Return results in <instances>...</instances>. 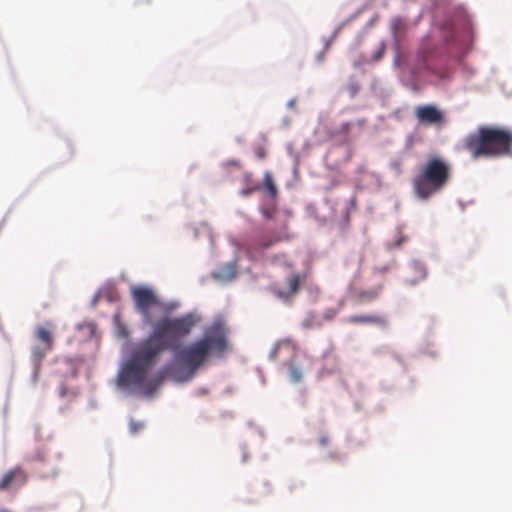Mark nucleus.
<instances>
[{"label": "nucleus", "mask_w": 512, "mask_h": 512, "mask_svg": "<svg viewBox=\"0 0 512 512\" xmlns=\"http://www.w3.org/2000/svg\"><path fill=\"white\" fill-rule=\"evenodd\" d=\"M463 148L473 159L512 155V130L498 126H480L463 140Z\"/></svg>", "instance_id": "obj_2"}, {"label": "nucleus", "mask_w": 512, "mask_h": 512, "mask_svg": "<svg viewBox=\"0 0 512 512\" xmlns=\"http://www.w3.org/2000/svg\"><path fill=\"white\" fill-rule=\"evenodd\" d=\"M415 116L420 124L434 125L444 122L443 113L434 105H422L415 109Z\"/></svg>", "instance_id": "obj_9"}, {"label": "nucleus", "mask_w": 512, "mask_h": 512, "mask_svg": "<svg viewBox=\"0 0 512 512\" xmlns=\"http://www.w3.org/2000/svg\"><path fill=\"white\" fill-rule=\"evenodd\" d=\"M149 368L131 356L119 372L117 384H144Z\"/></svg>", "instance_id": "obj_7"}, {"label": "nucleus", "mask_w": 512, "mask_h": 512, "mask_svg": "<svg viewBox=\"0 0 512 512\" xmlns=\"http://www.w3.org/2000/svg\"><path fill=\"white\" fill-rule=\"evenodd\" d=\"M288 290H277L276 295L281 299H289L293 297L299 290L301 285V277L299 274H293L287 279Z\"/></svg>", "instance_id": "obj_14"}, {"label": "nucleus", "mask_w": 512, "mask_h": 512, "mask_svg": "<svg viewBox=\"0 0 512 512\" xmlns=\"http://www.w3.org/2000/svg\"><path fill=\"white\" fill-rule=\"evenodd\" d=\"M306 372L304 365L298 360V357L287 363V373L289 380L292 382H300Z\"/></svg>", "instance_id": "obj_15"}, {"label": "nucleus", "mask_w": 512, "mask_h": 512, "mask_svg": "<svg viewBox=\"0 0 512 512\" xmlns=\"http://www.w3.org/2000/svg\"><path fill=\"white\" fill-rule=\"evenodd\" d=\"M443 37L448 53L461 60L472 48L474 41L472 22L468 18H462L457 23L445 25Z\"/></svg>", "instance_id": "obj_4"}, {"label": "nucleus", "mask_w": 512, "mask_h": 512, "mask_svg": "<svg viewBox=\"0 0 512 512\" xmlns=\"http://www.w3.org/2000/svg\"><path fill=\"white\" fill-rule=\"evenodd\" d=\"M35 339L37 343L31 348V361L34 374L39 371L43 359L46 354L52 350L54 344L51 331L44 326L36 327Z\"/></svg>", "instance_id": "obj_6"}, {"label": "nucleus", "mask_w": 512, "mask_h": 512, "mask_svg": "<svg viewBox=\"0 0 512 512\" xmlns=\"http://www.w3.org/2000/svg\"><path fill=\"white\" fill-rule=\"evenodd\" d=\"M251 192H252V189H244V190H242V192H241V193H242L244 196H248V195H250V193H251Z\"/></svg>", "instance_id": "obj_26"}, {"label": "nucleus", "mask_w": 512, "mask_h": 512, "mask_svg": "<svg viewBox=\"0 0 512 512\" xmlns=\"http://www.w3.org/2000/svg\"><path fill=\"white\" fill-rule=\"evenodd\" d=\"M386 270H387V268L385 267V268L379 270V272L384 273Z\"/></svg>", "instance_id": "obj_28"}, {"label": "nucleus", "mask_w": 512, "mask_h": 512, "mask_svg": "<svg viewBox=\"0 0 512 512\" xmlns=\"http://www.w3.org/2000/svg\"><path fill=\"white\" fill-rule=\"evenodd\" d=\"M195 324L196 319L192 314L159 319L153 325L152 334L136 347L132 357L150 369L163 351L171 350L175 353L170 366L174 379L180 382L191 380L212 353L222 354L227 350L225 331L220 323L209 327L202 338L182 346Z\"/></svg>", "instance_id": "obj_1"}, {"label": "nucleus", "mask_w": 512, "mask_h": 512, "mask_svg": "<svg viewBox=\"0 0 512 512\" xmlns=\"http://www.w3.org/2000/svg\"><path fill=\"white\" fill-rule=\"evenodd\" d=\"M327 442H328V439H327V438H322V439H321V443H322V444H324V445H325V444H327Z\"/></svg>", "instance_id": "obj_27"}, {"label": "nucleus", "mask_w": 512, "mask_h": 512, "mask_svg": "<svg viewBox=\"0 0 512 512\" xmlns=\"http://www.w3.org/2000/svg\"><path fill=\"white\" fill-rule=\"evenodd\" d=\"M383 53H384V47H382V48H381V49L376 53V55L374 56V59H375V60H379V59H381V58H382V56H383Z\"/></svg>", "instance_id": "obj_25"}, {"label": "nucleus", "mask_w": 512, "mask_h": 512, "mask_svg": "<svg viewBox=\"0 0 512 512\" xmlns=\"http://www.w3.org/2000/svg\"><path fill=\"white\" fill-rule=\"evenodd\" d=\"M264 187L266 188V190L268 191L270 196L273 199H276V197L278 195V190H277V187L274 184L272 176H271V174L269 172L265 173V176H264Z\"/></svg>", "instance_id": "obj_18"}, {"label": "nucleus", "mask_w": 512, "mask_h": 512, "mask_svg": "<svg viewBox=\"0 0 512 512\" xmlns=\"http://www.w3.org/2000/svg\"><path fill=\"white\" fill-rule=\"evenodd\" d=\"M262 212V215L267 218V219H271L273 217V211L272 210H269V209H262L261 210Z\"/></svg>", "instance_id": "obj_24"}, {"label": "nucleus", "mask_w": 512, "mask_h": 512, "mask_svg": "<svg viewBox=\"0 0 512 512\" xmlns=\"http://www.w3.org/2000/svg\"><path fill=\"white\" fill-rule=\"evenodd\" d=\"M124 394L152 397L159 386H119Z\"/></svg>", "instance_id": "obj_16"}, {"label": "nucleus", "mask_w": 512, "mask_h": 512, "mask_svg": "<svg viewBox=\"0 0 512 512\" xmlns=\"http://www.w3.org/2000/svg\"><path fill=\"white\" fill-rule=\"evenodd\" d=\"M383 284L368 289H359L354 293V300L358 304H365L376 300L382 293Z\"/></svg>", "instance_id": "obj_12"}, {"label": "nucleus", "mask_w": 512, "mask_h": 512, "mask_svg": "<svg viewBox=\"0 0 512 512\" xmlns=\"http://www.w3.org/2000/svg\"><path fill=\"white\" fill-rule=\"evenodd\" d=\"M135 309L142 315L146 324L152 323L151 308L158 305L159 301L154 291L144 286H132L130 289Z\"/></svg>", "instance_id": "obj_5"}, {"label": "nucleus", "mask_w": 512, "mask_h": 512, "mask_svg": "<svg viewBox=\"0 0 512 512\" xmlns=\"http://www.w3.org/2000/svg\"><path fill=\"white\" fill-rule=\"evenodd\" d=\"M281 240L274 233L265 234L248 245L247 254L252 259L262 256L263 252Z\"/></svg>", "instance_id": "obj_10"}, {"label": "nucleus", "mask_w": 512, "mask_h": 512, "mask_svg": "<svg viewBox=\"0 0 512 512\" xmlns=\"http://www.w3.org/2000/svg\"><path fill=\"white\" fill-rule=\"evenodd\" d=\"M406 28V23L402 18H395L392 21V31L395 37L400 36Z\"/></svg>", "instance_id": "obj_19"}, {"label": "nucleus", "mask_w": 512, "mask_h": 512, "mask_svg": "<svg viewBox=\"0 0 512 512\" xmlns=\"http://www.w3.org/2000/svg\"><path fill=\"white\" fill-rule=\"evenodd\" d=\"M411 270L415 274V277L407 279V283L410 285H415L419 281L424 280L427 276L426 268L419 262H414L411 265Z\"/></svg>", "instance_id": "obj_17"}, {"label": "nucleus", "mask_w": 512, "mask_h": 512, "mask_svg": "<svg viewBox=\"0 0 512 512\" xmlns=\"http://www.w3.org/2000/svg\"><path fill=\"white\" fill-rule=\"evenodd\" d=\"M128 334H129L128 329L124 325L118 324V335L122 338H125L128 336Z\"/></svg>", "instance_id": "obj_22"}, {"label": "nucleus", "mask_w": 512, "mask_h": 512, "mask_svg": "<svg viewBox=\"0 0 512 512\" xmlns=\"http://www.w3.org/2000/svg\"><path fill=\"white\" fill-rule=\"evenodd\" d=\"M28 480L27 473L21 467H15L7 471L0 480V491H4L11 486L20 487Z\"/></svg>", "instance_id": "obj_11"}, {"label": "nucleus", "mask_w": 512, "mask_h": 512, "mask_svg": "<svg viewBox=\"0 0 512 512\" xmlns=\"http://www.w3.org/2000/svg\"><path fill=\"white\" fill-rule=\"evenodd\" d=\"M297 344L290 338L279 340L271 349L269 359L272 361L288 359L292 361L297 358Z\"/></svg>", "instance_id": "obj_8"}, {"label": "nucleus", "mask_w": 512, "mask_h": 512, "mask_svg": "<svg viewBox=\"0 0 512 512\" xmlns=\"http://www.w3.org/2000/svg\"><path fill=\"white\" fill-rule=\"evenodd\" d=\"M129 427H130V432L132 434H137L141 429H143L144 423L136 422V421L132 420L130 422Z\"/></svg>", "instance_id": "obj_20"}, {"label": "nucleus", "mask_w": 512, "mask_h": 512, "mask_svg": "<svg viewBox=\"0 0 512 512\" xmlns=\"http://www.w3.org/2000/svg\"><path fill=\"white\" fill-rule=\"evenodd\" d=\"M451 165L442 157L433 155L423 163L412 179L414 195L423 201L442 191L451 179Z\"/></svg>", "instance_id": "obj_3"}, {"label": "nucleus", "mask_w": 512, "mask_h": 512, "mask_svg": "<svg viewBox=\"0 0 512 512\" xmlns=\"http://www.w3.org/2000/svg\"><path fill=\"white\" fill-rule=\"evenodd\" d=\"M351 324H373L380 327H386L388 321L385 316L372 314V315H356L348 318Z\"/></svg>", "instance_id": "obj_13"}, {"label": "nucleus", "mask_w": 512, "mask_h": 512, "mask_svg": "<svg viewBox=\"0 0 512 512\" xmlns=\"http://www.w3.org/2000/svg\"><path fill=\"white\" fill-rule=\"evenodd\" d=\"M31 460L44 461L45 454L42 451L37 452L35 455L31 457Z\"/></svg>", "instance_id": "obj_23"}, {"label": "nucleus", "mask_w": 512, "mask_h": 512, "mask_svg": "<svg viewBox=\"0 0 512 512\" xmlns=\"http://www.w3.org/2000/svg\"><path fill=\"white\" fill-rule=\"evenodd\" d=\"M351 124L349 122H344L340 125L338 133L343 134L344 136H347L349 133Z\"/></svg>", "instance_id": "obj_21"}, {"label": "nucleus", "mask_w": 512, "mask_h": 512, "mask_svg": "<svg viewBox=\"0 0 512 512\" xmlns=\"http://www.w3.org/2000/svg\"><path fill=\"white\" fill-rule=\"evenodd\" d=\"M0 512H10V511L7 509H2Z\"/></svg>", "instance_id": "obj_29"}]
</instances>
